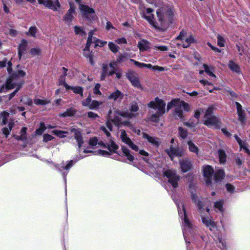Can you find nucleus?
<instances>
[{
	"label": "nucleus",
	"mask_w": 250,
	"mask_h": 250,
	"mask_svg": "<svg viewBox=\"0 0 250 250\" xmlns=\"http://www.w3.org/2000/svg\"><path fill=\"white\" fill-rule=\"evenodd\" d=\"M138 47L140 51L146 50L149 48V43L145 40H142L138 42Z\"/></svg>",
	"instance_id": "31"
},
{
	"label": "nucleus",
	"mask_w": 250,
	"mask_h": 250,
	"mask_svg": "<svg viewBox=\"0 0 250 250\" xmlns=\"http://www.w3.org/2000/svg\"><path fill=\"white\" fill-rule=\"evenodd\" d=\"M175 116L177 118H182L183 117V108L179 104L178 102L175 108Z\"/></svg>",
	"instance_id": "36"
},
{
	"label": "nucleus",
	"mask_w": 250,
	"mask_h": 250,
	"mask_svg": "<svg viewBox=\"0 0 250 250\" xmlns=\"http://www.w3.org/2000/svg\"><path fill=\"white\" fill-rule=\"evenodd\" d=\"M229 68L233 72L237 73H240L241 70L238 64L230 61L229 63Z\"/></svg>",
	"instance_id": "38"
},
{
	"label": "nucleus",
	"mask_w": 250,
	"mask_h": 250,
	"mask_svg": "<svg viewBox=\"0 0 250 250\" xmlns=\"http://www.w3.org/2000/svg\"><path fill=\"white\" fill-rule=\"evenodd\" d=\"M188 146V148L190 152L194 153L196 155H198L199 153L200 149L198 146L195 144V143L191 140H188L187 142Z\"/></svg>",
	"instance_id": "25"
},
{
	"label": "nucleus",
	"mask_w": 250,
	"mask_h": 250,
	"mask_svg": "<svg viewBox=\"0 0 250 250\" xmlns=\"http://www.w3.org/2000/svg\"><path fill=\"white\" fill-rule=\"evenodd\" d=\"M108 46L110 51L114 53H117L120 49L119 47L116 43L111 42H108Z\"/></svg>",
	"instance_id": "44"
},
{
	"label": "nucleus",
	"mask_w": 250,
	"mask_h": 250,
	"mask_svg": "<svg viewBox=\"0 0 250 250\" xmlns=\"http://www.w3.org/2000/svg\"><path fill=\"white\" fill-rule=\"evenodd\" d=\"M71 132L74 133V138L76 140L80 148L83 143L81 132L79 130H77L75 128L71 129Z\"/></svg>",
	"instance_id": "24"
},
{
	"label": "nucleus",
	"mask_w": 250,
	"mask_h": 250,
	"mask_svg": "<svg viewBox=\"0 0 250 250\" xmlns=\"http://www.w3.org/2000/svg\"><path fill=\"white\" fill-rule=\"evenodd\" d=\"M52 133L54 135H55L60 138L65 137L66 136V135L68 134V132L67 131H62V130H53Z\"/></svg>",
	"instance_id": "46"
},
{
	"label": "nucleus",
	"mask_w": 250,
	"mask_h": 250,
	"mask_svg": "<svg viewBox=\"0 0 250 250\" xmlns=\"http://www.w3.org/2000/svg\"><path fill=\"white\" fill-rule=\"evenodd\" d=\"M218 153L220 163L224 164L226 160V155L225 151L223 150L219 149L218 151Z\"/></svg>",
	"instance_id": "45"
},
{
	"label": "nucleus",
	"mask_w": 250,
	"mask_h": 250,
	"mask_svg": "<svg viewBox=\"0 0 250 250\" xmlns=\"http://www.w3.org/2000/svg\"><path fill=\"white\" fill-rule=\"evenodd\" d=\"M34 103L37 105H45L50 103L51 100L48 99H40L36 98L34 99Z\"/></svg>",
	"instance_id": "35"
},
{
	"label": "nucleus",
	"mask_w": 250,
	"mask_h": 250,
	"mask_svg": "<svg viewBox=\"0 0 250 250\" xmlns=\"http://www.w3.org/2000/svg\"><path fill=\"white\" fill-rule=\"evenodd\" d=\"M191 198L194 202L198 206V208L201 211V213L202 212L204 209L203 208L202 203L199 201V195L196 193H194L191 192Z\"/></svg>",
	"instance_id": "27"
},
{
	"label": "nucleus",
	"mask_w": 250,
	"mask_h": 250,
	"mask_svg": "<svg viewBox=\"0 0 250 250\" xmlns=\"http://www.w3.org/2000/svg\"><path fill=\"white\" fill-rule=\"evenodd\" d=\"M92 43H94L95 44V47H103L106 44L107 42L105 41H101L92 37Z\"/></svg>",
	"instance_id": "43"
},
{
	"label": "nucleus",
	"mask_w": 250,
	"mask_h": 250,
	"mask_svg": "<svg viewBox=\"0 0 250 250\" xmlns=\"http://www.w3.org/2000/svg\"><path fill=\"white\" fill-rule=\"evenodd\" d=\"M180 165L181 170L183 172H186L189 170L191 168V163L190 161L187 159H183L180 161Z\"/></svg>",
	"instance_id": "21"
},
{
	"label": "nucleus",
	"mask_w": 250,
	"mask_h": 250,
	"mask_svg": "<svg viewBox=\"0 0 250 250\" xmlns=\"http://www.w3.org/2000/svg\"><path fill=\"white\" fill-rule=\"evenodd\" d=\"M91 98L90 95L88 96V97L84 100H83L82 102V105L83 106H87L88 108L90 106V104L91 103Z\"/></svg>",
	"instance_id": "58"
},
{
	"label": "nucleus",
	"mask_w": 250,
	"mask_h": 250,
	"mask_svg": "<svg viewBox=\"0 0 250 250\" xmlns=\"http://www.w3.org/2000/svg\"><path fill=\"white\" fill-rule=\"evenodd\" d=\"M93 31H90L88 34L87 42L85 48L83 49V55L85 57L89 58V61L91 64L94 63L92 57L90 52L89 47L92 43Z\"/></svg>",
	"instance_id": "13"
},
{
	"label": "nucleus",
	"mask_w": 250,
	"mask_h": 250,
	"mask_svg": "<svg viewBox=\"0 0 250 250\" xmlns=\"http://www.w3.org/2000/svg\"><path fill=\"white\" fill-rule=\"evenodd\" d=\"M27 127H23L21 130V135L20 136L17 137L16 138L17 140H24L26 138V130Z\"/></svg>",
	"instance_id": "49"
},
{
	"label": "nucleus",
	"mask_w": 250,
	"mask_h": 250,
	"mask_svg": "<svg viewBox=\"0 0 250 250\" xmlns=\"http://www.w3.org/2000/svg\"><path fill=\"white\" fill-rule=\"evenodd\" d=\"M202 171L206 183L207 184H211L214 173L213 168L209 165H205L202 167Z\"/></svg>",
	"instance_id": "11"
},
{
	"label": "nucleus",
	"mask_w": 250,
	"mask_h": 250,
	"mask_svg": "<svg viewBox=\"0 0 250 250\" xmlns=\"http://www.w3.org/2000/svg\"><path fill=\"white\" fill-rule=\"evenodd\" d=\"M122 150L123 153L126 157L127 160L129 161V162H132L133 161L134 157L130 154V150L127 148L125 146H123L122 147Z\"/></svg>",
	"instance_id": "37"
},
{
	"label": "nucleus",
	"mask_w": 250,
	"mask_h": 250,
	"mask_svg": "<svg viewBox=\"0 0 250 250\" xmlns=\"http://www.w3.org/2000/svg\"><path fill=\"white\" fill-rule=\"evenodd\" d=\"M30 53L33 56L39 55L41 54V50L38 47L34 48L31 50Z\"/></svg>",
	"instance_id": "62"
},
{
	"label": "nucleus",
	"mask_w": 250,
	"mask_h": 250,
	"mask_svg": "<svg viewBox=\"0 0 250 250\" xmlns=\"http://www.w3.org/2000/svg\"><path fill=\"white\" fill-rule=\"evenodd\" d=\"M237 113L238 116V120L242 124H244L246 121V114L244 110L242 108V105L238 102H236Z\"/></svg>",
	"instance_id": "17"
},
{
	"label": "nucleus",
	"mask_w": 250,
	"mask_h": 250,
	"mask_svg": "<svg viewBox=\"0 0 250 250\" xmlns=\"http://www.w3.org/2000/svg\"><path fill=\"white\" fill-rule=\"evenodd\" d=\"M73 165V161H69L66 165L64 164H62L59 168L60 171H62L63 169H65L66 170H69V169Z\"/></svg>",
	"instance_id": "51"
},
{
	"label": "nucleus",
	"mask_w": 250,
	"mask_h": 250,
	"mask_svg": "<svg viewBox=\"0 0 250 250\" xmlns=\"http://www.w3.org/2000/svg\"><path fill=\"white\" fill-rule=\"evenodd\" d=\"M123 97V94L121 93L119 90H117L115 92L110 94L108 97V99L110 100H113L114 101H116L118 100L122 99Z\"/></svg>",
	"instance_id": "26"
},
{
	"label": "nucleus",
	"mask_w": 250,
	"mask_h": 250,
	"mask_svg": "<svg viewBox=\"0 0 250 250\" xmlns=\"http://www.w3.org/2000/svg\"><path fill=\"white\" fill-rule=\"evenodd\" d=\"M224 202L222 201H219L213 203V208L216 212L222 213L224 211L223 208Z\"/></svg>",
	"instance_id": "28"
},
{
	"label": "nucleus",
	"mask_w": 250,
	"mask_h": 250,
	"mask_svg": "<svg viewBox=\"0 0 250 250\" xmlns=\"http://www.w3.org/2000/svg\"><path fill=\"white\" fill-rule=\"evenodd\" d=\"M178 102H179V99H174L168 103L167 107V111H168L172 107L175 108Z\"/></svg>",
	"instance_id": "55"
},
{
	"label": "nucleus",
	"mask_w": 250,
	"mask_h": 250,
	"mask_svg": "<svg viewBox=\"0 0 250 250\" xmlns=\"http://www.w3.org/2000/svg\"><path fill=\"white\" fill-rule=\"evenodd\" d=\"M79 9L83 16L86 18L88 21H91L96 19L95 11L93 8L87 5L79 4Z\"/></svg>",
	"instance_id": "8"
},
{
	"label": "nucleus",
	"mask_w": 250,
	"mask_h": 250,
	"mask_svg": "<svg viewBox=\"0 0 250 250\" xmlns=\"http://www.w3.org/2000/svg\"><path fill=\"white\" fill-rule=\"evenodd\" d=\"M204 124L209 127L214 128H218L221 125L220 120L215 116L205 119Z\"/></svg>",
	"instance_id": "15"
},
{
	"label": "nucleus",
	"mask_w": 250,
	"mask_h": 250,
	"mask_svg": "<svg viewBox=\"0 0 250 250\" xmlns=\"http://www.w3.org/2000/svg\"><path fill=\"white\" fill-rule=\"evenodd\" d=\"M179 104L185 111H188L190 110V105L188 104L185 102L184 101H180L179 100Z\"/></svg>",
	"instance_id": "53"
},
{
	"label": "nucleus",
	"mask_w": 250,
	"mask_h": 250,
	"mask_svg": "<svg viewBox=\"0 0 250 250\" xmlns=\"http://www.w3.org/2000/svg\"><path fill=\"white\" fill-rule=\"evenodd\" d=\"M166 103L158 97L147 104L148 107L156 110L157 112L163 114L166 112Z\"/></svg>",
	"instance_id": "7"
},
{
	"label": "nucleus",
	"mask_w": 250,
	"mask_h": 250,
	"mask_svg": "<svg viewBox=\"0 0 250 250\" xmlns=\"http://www.w3.org/2000/svg\"><path fill=\"white\" fill-rule=\"evenodd\" d=\"M13 85L14 87L13 88H16V90L9 95V99L12 98L15 95L16 93L21 89L22 86V83H17V84L15 83Z\"/></svg>",
	"instance_id": "47"
},
{
	"label": "nucleus",
	"mask_w": 250,
	"mask_h": 250,
	"mask_svg": "<svg viewBox=\"0 0 250 250\" xmlns=\"http://www.w3.org/2000/svg\"><path fill=\"white\" fill-rule=\"evenodd\" d=\"M143 137L155 147H158L160 145L159 139L158 138L150 136L145 133H143Z\"/></svg>",
	"instance_id": "19"
},
{
	"label": "nucleus",
	"mask_w": 250,
	"mask_h": 250,
	"mask_svg": "<svg viewBox=\"0 0 250 250\" xmlns=\"http://www.w3.org/2000/svg\"><path fill=\"white\" fill-rule=\"evenodd\" d=\"M127 77L128 79L131 83L133 86L136 88H137L140 90L143 89V87L142 86L138 77L135 76L132 73H129L127 75Z\"/></svg>",
	"instance_id": "18"
},
{
	"label": "nucleus",
	"mask_w": 250,
	"mask_h": 250,
	"mask_svg": "<svg viewBox=\"0 0 250 250\" xmlns=\"http://www.w3.org/2000/svg\"><path fill=\"white\" fill-rule=\"evenodd\" d=\"M115 65H116V62H111L109 64H103L102 72L101 76V80H104L107 76L112 75L115 73L116 68L114 67Z\"/></svg>",
	"instance_id": "9"
},
{
	"label": "nucleus",
	"mask_w": 250,
	"mask_h": 250,
	"mask_svg": "<svg viewBox=\"0 0 250 250\" xmlns=\"http://www.w3.org/2000/svg\"><path fill=\"white\" fill-rule=\"evenodd\" d=\"M153 4L157 6H160L156 10L157 22L160 27L159 30L163 29L171 22L174 16L173 11L170 7L162 4L161 0H156V1L153 2Z\"/></svg>",
	"instance_id": "1"
},
{
	"label": "nucleus",
	"mask_w": 250,
	"mask_h": 250,
	"mask_svg": "<svg viewBox=\"0 0 250 250\" xmlns=\"http://www.w3.org/2000/svg\"><path fill=\"white\" fill-rule=\"evenodd\" d=\"M73 18V14L69 13L68 12H67L64 17V20L68 22L72 21Z\"/></svg>",
	"instance_id": "63"
},
{
	"label": "nucleus",
	"mask_w": 250,
	"mask_h": 250,
	"mask_svg": "<svg viewBox=\"0 0 250 250\" xmlns=\"http://www.w3.org/2000/svg\"><path fill=\"white\" fill-rule=\"evenodd\" d=\"M46 127L44 123H42L40 124V127L36 131V133L38 135H41L42 133L46 129Z\"/></svg>",
	"instance_id": "57"
},
{
	"label": "nucleus",
	"mask_w": 250,
	"mask_h": 250,
	"mask_svg": "<svg viewBox=\"0 0 250 250\" xmlns=\"http://www.w3.org/2000/svg\"><path fill=\"white\" fill-rule=\"evenodd\" d=\"M217 38V45L220 47H224L225 45V40L223 37L220 35H218Z\"/></svg>",
	"instance_id": "52"
},
{
	"label": "nucleus",
	"mask_w": 250,
	"mask_h": 250,
	"mask_svg": "<svg viewBox=\"0 0 250 250\" xmlns=\"http://www.w3.org/2000/svg\"><path fill=\"white\" fill-rule=\"evenodd\" d=\"M115 42L117 44H126L127 43V41L125 38L123 37L116 39L115 40Z\"/></svg>",
	"instance_id": "64"
},
{
	"label": "nucleus",
	"mask_w": 250,
	"mask_h": 250,
	"mask_svg": "<svg viewBox=\"0 0 250 250\" xmlns=\"http://www.w3.org/2000/svg\"><path fill=\"white\" fill-rule=\"evenodd\" d=\"M168 155L172 161L175 157H181L184 155L183 150L178 147H173L171 146L169 149L166 150Z\"/></svg>",
	"instance_id": "16"
},
{
	"label": "nucleus",
	"mask_w": 250,
	"mask_h": 250,
	"mask_svg": "<svg viewBox=\"0 0 250 250\" xmlns=\"http://www.w3.org/2000/svg\"><path fill=\"white\" fill-rule=\"evenodd\" d=\"M38 30V28L36 26H31L29 28L28 31L26 33V34L28 36L36 38Z\"/></svg>",
	"instance_id": "41"
},
{
	"label": "nucleus",
	"mask_w": 250,
	"mask_h": 250,
	"mask_svg": "<svg viewBox=\"0 0 250 250\" xmlns=\"http://www.w3.org/2000/svg\"><path fill=\"white\" fill-rule=\"evenodd\" d=\"M163 114V113H160L156 112L155 113L152 114L150 118V120L155 123H158L160 120V117Z\"/></svg>",
	"instance_id": "48"
},
{
	"label": "nucleus",
	"mask_w": 250,
	"mask_h": 250,
	"mask_svg": "<svg viewBox=\"0 0 250 250\" xmlns=\"http://www.w3.org/2000/svg\"><path fill=\"white\" fill-rule=\"evenodd\" d=\"M225 176L224 172L223 170H217L214 174V178L216 182H219L224 178Z\"/></svg>",
	"instance_id": "32"
},
{
	"label": "nucleus",
	"mask_w": 250,
	"mask_h": 250,
	"mask_svg": "<svg viewBox=\"0 0 250 250\" xmlns=\"http://www.w3.org/2000/svg\"><path fill=\"white\" fill-rule=\"evenodd\" d=\"M102 104L103 102H99L96 100H93L91 101L89 109L91 110L97 109Z\"/></svg>",
	"instance_id": "42"
},
{
	"label": "nucleus",
	"mask_w": 250,
	"mask_h": 250,
	"mask_svg": "<svg viewBox=\"0 0 250 250\" xmlns=\"http://www.w3.org/2000/svg\"><path fill=\"white\" fill-rule=\"evenodd\" d=\"M63 74L61 76L59 80V85H63L66 90H69L70 88V86L68 85L65 83V76L67 69L65 67H62Z\"/></svg>",
	"instance_id": "22"
},
{
	"label": "nucleus",
	"mask_w": 250,
	"mask_h": 250,
	"mask_svg": "<svg viewBox=\"0 0 250 250\" xmlns=\"http://www.w3.org/2000/svg\"><path fill=\"white\" fill-rule=\"evenodd\" d=\"M28 42L26 40H22L19 46V55L21 58L22 55V52L25 50L26 46H27Z\"/></svg>",
	"instance_id": "34"
},
{
	"label": "nucleus",
	"mask_w": 250,
	"mask_h": 250,
	"mask_svg": "<svg viewBox=\"0 0 250 250\" xmlns=\"http://www.w3.org/2000/svg\"><path fill=\"white\" fill-rule=\"evenodd\" d=\"M179 214L181 217H184V222L183 224V235L186 242H187V237L188 236V233L192 234L195 229L194 227L190 223L188 218L186 210L182 203H177Z\"/></svg>",
	"instance_id": "3"
},
{
	"label": "nucleus",
	"mask_w": 250,
	"mask_h": 250,
	"mask_svg": "<svg viewBox=\"0 0 250 250\" xmlns=\"http://www.w3.org/2000/svg\"><path fill=\"white\" fill-rule=\"evenodd\" d=\"M202 222L206 227L208 228L210 230H214L216 229V224L210 218L204 217L201 215Z\"/></svg>",
	"instance_id": "20"
},
{
	"label": "nucleus",
	"mask_w": 250,
	"mask_h": 250,
	"mask_svg": "<svg viewBox=\"0 0 250 250\" xmlns=\"http://www.w3.org/2000/svg\"><path fill=\"white\" fill-rule=\"evenodd\" d=\"M179 135L181 137H182L183 139H185L187 137L188 132H187V130L183 129L181 127L179 128Z\"/></svg>",
	"instance_id": "61"
},
{
	"label": "nucleus",
	"mask_w": 250,
	"mask_h": 250,
	"mask_svg": "<svg viewBox=\"0 0 250 250\" xmlns=\"http://www.w3.org/2000/svg\"><path fill=\"white\" fill-rule=\"evenodd\" d=\"M120 139L123 142L128 145L133 150L136 151L139 150L138 146L132 142L130 138L127 136L125 130H120Z\"/></svg>",
	"instance_id": "10"
},
{
	"label": "nucleus",
	"mask_w": 250,
	"mask_h": 250,
	"mask_svg": "<svg viewBox=\"0 0 250 250\" xmlns=\"http://www.w3.org/2000/svg\"><path fill=\"white\" fill-rule=\"evenodd\" d=\"M14 124V123L13 121H10L8 124V126L2 128V131L3 134L4 135H5V136L6 137L10 134V132Z\"/></svg>",
	"instance_id": "33"
},
{
	"label": "nucleus",
	"mask_w": 250,
	"mask_h": 250,
	"mask_svg": "<svg viewBox=\"0 0 250 250\" xmlns=\"http://www.w3.org/2000/svg\"><path fill=\"white\" fill-rule=\"evenodd\" d=\"M100 87H101V84L99 83H97L95 85V86L93 88L94 94H96V95H101L102 93L100 90Z\"/></svg>",
	"instance_id": "60"
},
{
	"label": "nucleus",
	"mask_w": 250,
	"mask_h": 250,
	"mask_svg": "<svg viewBox=\"0 0 250 250\" xmlns=\"http://www.w3.org/2000/svg\"><path fill=\"white\" fill-rule=\"evenodd\" d=\"M89 145L92 147H98L101 145L100 143L98 142V139L96 137H93L89 140Z\"/></svg>",
	"instance_id": "50"
},
{
	"label": "nucleus",
	"mask_w": 250,
	"mask_h": 250,
	"mask_svg": "<svg viewBox=\"0 0 250 250\" xmlns=\"http://www.w3.org/2000/svg\"><path fill=\"white\" fill-rule=\"evenodd\" d=\"M203 67L204 68V71L208 75L214 78H216V76L213 73L214 71V68L213 67L209 66L206 64L203 65Z\"/></svg>",
	"instance_id": "29"
},
{
	"label": "nucleus",
	"mask_w": 250,
	"mask_h": 250,
	"mask_svg": "<svg viewBox=\"0 0 250 250\" xmlns=\"http://www.w3.org/2000/svg\"><path fill=\"white\" fill-rule=\"evenodd\" d=\"M234 138L239 145L240 149H243L246 153L250 155V150L248 148L247 144L243 142L237 135H234Z\"/></svg>",
	"instance_id": "23"
},
{
	"label": "nucleus",
	"mask_w": 250,
	"mask_h": 250,
	"mask_svg": "<svg viewBox=\"0 0 250 250\" xmlns=\"http://www.w3.org/2000/svg\"><path fill=\"white\" fill-rule=\"evenodd\" d=\"M74 28L76 34L82 36L84 34V32L83 31L82 28L78 26H75Z\"/></svg>",
	"instance_id": "59"
},
{
	"label": "nucleus",
	"mask_w": 250,
	"mask_h": 250,
	"mask_svg": "<svg viewBox=\"0 0 250 250\" xmlns=\"http://www.w3.org/2000/svg\"><path fill=\"white\" fill-rule=\"evenodd\" d=\"M69 89H71L73 91L77 94H80L82 97H83V88L80 86H70V88Z\"/></svg>",
	"instance_id": "56"
},
{
	"label": "nucleus",
	"mask_w": 250,
	"mask_h": 250,
	"mask_svg": "<svg viewBox=\"0 0 250 250\" xmlns=\"http://www.w3.org/2000/svg\"><path fill=\"white\" fill-rule=\"evenodd\" d=\"M40 4L43 5L46 7H47L54 11L57 10L60 7V4L59 0H55L53 2L52 0H38Z\"/></svg>",
	"instance_id": "14"
},
{
	"label": "nucleus",
	"mask_w": 250,
	"mask_h": 250,
	"mask_svg": "<svg viewBox=\"0 0 250 250\" xmlns=\"http://www.w3.org/2000/svg\"><path fill=\"white\" fill-rule=\"evenodd\" d=\"M176 41H180V42H177V45H181L184 48L189 47L192 43H194L195 40L193 36L190 34L187 33L185 31L182 30L180 35L177 37Z\"/></svg>",
	"instance_id": "4"
},
{
	"label": "nucleus",
	"mask_w": 250,
	"mask_h": 250,
	"mask_svg": "<svg viewBox=\"0 0 250 250\" xmlns=\"http://www.w3.org/2000/svg\"><path fill=\"white\" fill-rule=\"evenodd\" d=\"M163 174L168 180V182L172 188H175L178 186V181L180 176L177 175L176 171L174 169H167L163 171Z\"/></svg>",
	"instance_id": "6"
},
{
	"label": "nucleus",
	"mask_w": 250,
	"mask_h": 250,
	"mask_svg": "<svg viewBox=\"0 0 250 250\" xmlns=\"http://www.w3.org/2000/svg\"><path fill=\"white\" fill-rule=\"evenodd\" d=\"M152 12L153 10L151 8H147L144 14L143 17L154 28L159 29L160 27L158 23L154 21V16L152 14Z\"/></svg>",
	"instance_id": "12"
},
{
	"label": "nucleus",
	"mask_w": 250,
	"mask_h": 250,
	"mask_svg": "<svg viewBox=\"0 0 250 250\" xmlns=\"http://www.w3.org/2000/svg\"><path fill=\"white\" fill-rule=\"evenodd\" d=\"M76 113V111L73 108H70L63 113H60L59 116L61 117H70L74 116Z\"/></svg>",
	"instance_id": "30"
},
{
	"label": "nucleus",
	"mask_w": 250,
	"mask_h": 250,
	"mask_svg": "<svg viewBox=\"0 0 250 250\" xmlns=\"http://www.w3.org/2000/svg\"><path fill=\"white\" fill-rule=\"evenodd\" d=\"M25 74L26 73L21 70H19L14 72L10 78L7 80L5 88L7 89H12L14 87L13 84H15V83L17 84V83H22L23 85L24 82L21 80V78H23L25 75Z\"/></svg>",
	"instance_id": "5"
},
{
	"label": "nucleus",
	"mask_w": 250,
	"mask_h": 250,
	"mask_svg": "<svg viewBox=\"0 0 250 250\" xmlns=\"http://www.w3.org/2000/svg\"><path fill=\"white\" fill-rule=\"evenodd\" d=\"M213 111V107L212 106H209L208 108V109L206 110L205 115H204V118L207 119L209 117H213L214 116L212 115V113Z\"/></svg>",
	"instance_id": "54"
},
{
	"label": "nucleus",
	"mask_w": 250,
	"mask_h": 250,
	"mask_svg": "<svg viewBox=\"0 0 250 250\" xmlns=\"http://www.w3.org/2000/svg\"><path fill=\"white\" fill-rule=\"evenodd\" d=\"M9 115V114L8 112L4 111L0 114V124L1 125L6 124Z\"/></svg>",
	"instance_id": "39"
},
{
	"label": "nucleus",
	"mask_w": 250,
	"mask_h": 250,
	"mask_svg": "<svg viewBox=\"0 0 250 250\" xmlns=\"http://www.w3.org/2000/svg\"><path fill=\"white\" fill-rule=\"evenodd\" d=\"M107 147L110 152H115L116 150L119 148L118 146L112 141H111L109 144H106Z\"/></svg>",
	"instance_id": "40"
},
{
	"label": "nucleus",
	"mask_w": 250,
	"mask_h": 250,
	"mask_svg": "<svg viewBox=\"0 0 250 250\" xmlns=\"http://www.w3.org/2000/svg\"><path fill=\"white\" fill-rule=\"evenodd\" d=\"M133 114L130 111H121L120 110H116L113 114L112 111H109L107 114V121L106 123V126L109 131L112 129V125L110 121L112 122L116 125H119L123 124L121 120V117H127L130 118L133 116Z\"/></svg>",
	"instance_id": "2"
}]
</instances>
